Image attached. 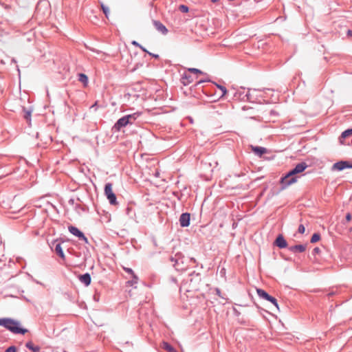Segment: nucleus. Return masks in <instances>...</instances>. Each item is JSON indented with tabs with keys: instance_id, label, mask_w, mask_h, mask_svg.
<instances>
[{
	"instance_id": "nucleus-1",
	"label": "nucleus",
	"mask_w": 352,
	"mask_h": 352,
	"mask_svg": "<svg viewBox=\"0 0 352 352\" xmlns=\"http://www.w3.org/2000/svg\"><path fill=\"white\" fill-rule=\"evenodd\" d=\"M0 326L5 327L14 334L24 335L28 331L27 329L21 327V324L18 320L10 318H0Z\"/></svg>"
},
{
	"instance_id": "nucleus-2",
	"label": "nucleus",
	"mask_w": 352,
	"mask_h": 352,
	"mask_svg": "<svg viewBox=\"0 0 352 352\" xmlns=\"http://www.w3.org/2000/svg\"><path fill=\"white\" fill-rule=\"evenodd\" d=\"M169 260L173 263V267L178 272L185 271L188 267L187 259L182 252H177L174 256H170Z\"/></svg>"
},
{
	"instance_id": "nucleus-3",
	"label": "nucleus",
	"mask_w": 352,
	"mask_h": 352,
	"mask_svg": "<svg viewBox=\"0 0 352 352\" xmlns=\"http://www.w3.org/2000/svg\"><path fill=\"white\" fill-rule=\"evenodd\" d=\"M201 280V276L199 273L193 271L189 274L188 278L184 281V285H188L187 291L198 290L199 286Z\"/></svg>"
},
{
	"instance_id": "nucleus-4",
	"label": "nucleus",
	"mask_w": 352,
	"mask_h": 352,
	"mask_svg": "<svg viewBox=\"0 0 352 352\" xmlns=\"http://www.w3.org/2000/svg\"><path fill=\"white\" fill-rule=\"evenodd\" d=\"M298 174L296 168L291 169L285 176L280 178V183L281 184V189L286 188L289 185L297 182V177L295 175Z\"/></svg>"
},
{
	"instance_id": "nucleus-5",
	"label": "nucleus",
	"mask_w": 352,
	"mask_h": 352,
	"mask_svg": "<svg viewBox=\"0 0 352 352\" xmlns=\"http://www.w3.org/2000/svg\"><path fill=\"white\" fill-rule=\"evenodd\" d=\"M233 97L236 100L249 101L251 102H254L257 99V96H253V94H250V92L245 94L243 88H241V89L234 91Z\"/></svg>"
},
{
	"instance_id": "nucleus-6",
	"label": "nucleus",
	"mask_w": 352,
	"mask_h": 352,
	"mask_svg": "<svg viewBox=\"0 0 352 352\" xmlns=\"http://www.w3.org/2000/svg\"><path fill=\"white\" fill-rule=\"evenodd\" d=\"M104 195H106L107 199L109 200L110 204L116 205L117 198L116 194L113 192L112 190V184L107 183L104 186Z\"/></svg>"
},
{
	"instance_id": "nucleus-7",
	"label": "nucleus",
	"mask_w": 352,
	"mask_h": 352,
	"mask_svg": "<svg viewBox=\"0 0 352 352\" xmlns=\"http://www.w3.org/2000/svg\"><path fill=\"white\" fill-rule=\"evenodd\" d=\"M128 125H130L128 118H126V116H124L116 121L113 126V129L115 131H120L121 129Z\"/></svg>"
},
{
	"instance_id": "nucleus-8",
	"label": "nucleus",
	"mask_w": 352,
	"mask_h": 352,
	"mask_svg": "<svg viewBox=\"0 0 352 352\" xmlns=\"http://www.w3.org/2000/svg\"><path fill=\"white\" fill-rule=\"evenodd\" d=\"M179 225L182 228H186L190 226V214L188 212H184L179 217Z\"/></svg>"
},
{
	"instance_id": "nucleus-9",
	"label": "nucleus",
	"mask_w": 352,
	"mask_h": 352,
	"mask_svg": "<svg viewBox=\"0 0 352 352\" xmlns=\"http://www.w3.org/2000/svg\"><path fill=\"white\" fill-rule=\"evenodd\" d=\"M345 168H349V161L341 160L333 164L331 170L342 171Z\"/></svg>"
},
{
	"instance_id": "nucleus-10",
	"label": "nucleus",
	"mask_w": 352,
	"mask_h": 352,
	"mask_svg": "<svg viewBox=\"0 0 352 352\" xmlns=\"http://www.w3.org/2000/svg\"><path fill=\"white\" fill-rule=\"evenodd\" d=\"M274 244L279 248L283 249L287 247V242L282 234H278L275 239Z\"/></svg>"
},
{
	"instance_id": "nucleus-11",
	"label": "nucleus",
	"mask_w": 352,
	"mask_h": 352,
	"mask_svg": "<svg viewBox=\"0 0 352 352\" xmlns=\"http://www.w3.org/2000/svg\"><path fill=\"white\" fill-rule=\"evenodd\" d=\"M251 149L254 152V153L258 155V157H261L263 155L265 154L267 152L266 148L258 146L251 145Z\"/></svg>"
},
{
	"instance_id": "nucleus-12",
	"label": "nucleus",
	"mask_w": 352,
	"mask_h": 352,
	"mask_svg": "<svg viewBox=\"0 0 352 352\" xmlns=\"http://www.w3.org/2000/svg\"><path fill=\"white\" fill-rule=\"evenodd\" d=\"M79 280L83 283L86 287L89 286L91 282V275L89 273L80 274L78 276Z\"/></svg>"
},
{
	"instance_id": "nucleus-13",
	"label": "nucleus",
	"mask_w": 352,
	"mask_h": 352,
	"mask_svg": "<svg viewBox=\"0 0 352 352\" xmlns=\"http://www.w3.org/2000/svg\"><path fill=\"white\" fill-rule=\"evenodd\" d=\"M54 245L55 252L63 259H65V256L62 248L61 243L57 242L56 241L53 243Z\"/></svg>"
},
{
	"instance_id": "nucleus-14",
	"label": "nucleus",
	"mask_w": 352,
	"mask_h": 352,
	"mask_svg": "<svg viewBox=\"0 0 352 352\" xmlns=\"http://www.w3.org/2000/svg\"><path fill=\"white\" fill-rule=\"evenodd\" d=\"M153 25L157 30L162 33L163 34H166L168 32V29L166 28L164 25H163L159 21H153Z\"/></svg>"
},
{
	"instance_id": "nucleus-15",
	"label": "nucleus",
	"mask_w": 352,
	"mask_h": 352,
	"mask_svg": "<svg viewBox=\"0 0 352 352\" xmlns=\"http://www.w3.org/2000/svg\"><path fill=\"white\" fill-rule=\"evenodd\" d=\"M142 113L140 111H136L131 114L125 115L128 118L130 125L133 124L135 120L142 116Z\"/></svg>"
},
{
	"instance_id": "nucleus-16",
	"label": "nucleus",
	"mask_w": 352,
	"mask_h": 352,
	"mask_svg": "<svg viewBox=\"0 0 352 352\" xmlns=\"http://www.w3.org/2000/svg\"><path fill=\"white\" fill-rule=\"evenodd\" d=\"M288 250L292 252H303L306 250V246L302 244L295 245L289 246L288 248Z\"/></svg>"
},
{
	"instance_id": "nucleus-17",
	"label": "nucleus",
	"mask_w": 352,
	"mask_h": 352,
	"mask_svg": "<svg viewBox=\"0 0 352 352\" xmlns=\"http://www.w3.org/2000/svg\"><path fill=\"white\" fill-rule=\"evenodd\" d=\"M193 80L192 77L188 73H184L182 77V82L184 86L189 85Z\"/></svg>"
},
{
	"instance_id": "nucleus-18",
	"label": "nucleus",
	"mask_w": 352,
	"mask_h": 352,
	"mask_svg": "<svg viewBox=\"0 0 352 352\" xmlns=\"http://www.w3.org/2000/svg\"><path fill=\"white\" fill-rule=\"evenodd\" d=\"M68 230L71 234L79 238L83 234L82 231H80L77 227L74 226H69L68 227Z\"/></svg>"
},
{
	"instance_id": "nucleus-19",
	"label": "nucleus",
	"mask_w": 352,
	"mask_h": 352,
	"mask_svg": "<svg viewBox=\"0 0 352 352\" xmlns=\"http://www.w3.org/2000/svg\"><path fill=\"white\" fill-rule=\"evenodd\" d=\"M351 135H352V128H350V129H348L344 131L341 133V135L339 138V142H340V144H343V140L345 139L346 138L351 136Z\"/></svg>"
},
{
	"instance_id": "nucleus-20",
	"label": "nucleus",
	"mask_w": 352,
	"mask_h": 352,
	"mask_svg": "<svg viewBox=\"0 0 352 352\" xmlns=\"http://www.w3.org/2000/svg\"><path fill=\"white\" fill-rule=\"evenodd\" d=\"M257 295L264 300H267L271 296L267 292H266L264 289L258 288L256 289Z\"/></svg>"
},
{
	"instance_id": "nucleus-21",
	"label": "nucleus",
	"mask_w": 352,
	"mask_h": 352,
	"mask_svg": "<svg viewBox=\"0 0 352 352\" xmlns=\"http://www.w3.org/2000/svg\"><path fill=\"white\" fill-rule=\"evenodd\" d=\"M307 167L308 165L307 164V163L305 162H302L296 164L294 168H296V170L298 174L302 173Z\"/></svg>"
},
{
	"instance_id": "nucleus-22",
	"label": "nucleus",
	"mask_w": 352,
	"mask_h": 352,
	"mask_svg": "<svg viewBox=\"0 0 352 352\" xmlns=\"http://www.w3.org/2000/svg\"><path fill=\"white\" fill-rule=\"evenodd\" d=\"M25 347L32 352H38L41 349L40 346L34 345L32 341L27 342L25 343Z\"/></svg>"
},
{
	"instance_id": "nucleus-23",
	"label": "nucleus",
	"mask_w": 352,
	"mask_h": 352,
	"mask_svg": "<svg viewBox=\"0 0 352 352\" xmlns=\"http://www.w3.org/2000/svg\"><path fill=\"white\" fill-rule=\"evenodd\" d=\"M265 89H248V92H250V94H253V96H257V99L254 102L258 101L260 102L259 98H261L263 96L261 94H260L258 93H260L263 91H265Z\"/></svg>"
},
{
	"instance_id": "nucleus-24",
	"label": "nucleus",
	"mask_w": 352,
	"mask_h": 352,
	"mask_svg": "<svg viewBox=\"0 0 352 352\" xmlns=\"http://www.w3.org/2000/svg\"><path fill=\"white\" fill-rule=\"evenodd\" d=\"M78 80L82 82L85 86H87V84H88V76L83 74V73H80L78 74Z\"/></svg>"
},
{
	"instance_id": "nucleus-25",
	"label": "nucleus",
	"mask_w": 352,
	"mask_h": 352,
	"mask_svg": "<svg viewBox=\"0 0 352 352\" xmlns=\"http://www.w3.org/2000/svg\"><path fill=\"white\" fill-rule=\"evenodd\" d=\"M163 348L168 352H177V351L168 342H163Z\"/></svg>"
},
{
	"instance_id": "nucleus-26",
	"label": "nucleus",
	"mask_w": 352,
	"mask_h": 352,
	"mask_svg": "<svg viewBox=\"0 0 352 352\" xmlns=\"http://www.w3.org/2000/svg\"><path fill=\"white\" fill-rule=\"evenodd\" d=\"M215 85L217 86V87L220 89L221 91V95L219 96V98H223L224 96L226 95V94L228 93V90L226 89V87L223 86V85H219V84H217V83H214Z\"/></svg>"
},
{
	"instance_id": "nucleus-27",
	"label": "nucleus",
	"mask_w": 352,
	"mask_h": 352,
	"mask_svg": "<svg viewBox=\"0 0 352 352\" xmlns=\"http://www.w3.org/2000/svg\"><path fill=\"white\" fill-rule=\"evenodd\" d=\"M320 239V234L318 232H316L313 234L311 238L310 239V242L311 243H314L318 242Z\"/></svg>"
},
{
	"instance_id": "nucleus-28",
	"label": "nucleus",
	"mask_w": 352,
	"mask_h": 352,
	"mask_svg": "<svg viewBox=\"0 0 352 352\" xmlns=\"http://www.w3.org/2000/svg\"><path fill=\"white\" fill-rule=\"evenodd\" d=\"M132 279L127 281V284L130 286H133L134 284L138 283V277L136 274L131 276Z\"/></svg>"
},
{
	"instance_id": "nucleus-29",
	"label": "nucleus",
	"mask_w": 352,
	"mask_h": 352,
	"mask_svg": "<svg viewBox=\"0 0 352 352\" xmlns=\"http://www.w3.org/2000/svg\"><path fill=\"white\" fill-rule=\"evenodd\" d=\"M24 111H25V114L23 116L24 118L27 120V121H30L31 120V113H32V111L31 110H26L25 109H23Z\"/></svg>"
},
{
	"instance_id": "nucleus-30",
	"label": "nucleus",
	"mask_w": 352,
	"mask_h": 352,
	"mask_svg": "<svg viewBox=\"0 0 352 352\" xmlns=\"http://www.w3.org/2000/svg\"><path fill=\"white\" fill-rule=\"evenodd\" d=\"M267 301L272 302L276 307V309L278 310L279 309V307H278V304L277 300L274 297L271 296L270 297V298L267 300Z\"/></svg>"
},
{
	"instance_id": "nucleus-31",
	"label": "nucleus",
	"mask_w": 352,
	"mask_h": 352,
	"mask_svg": "<svg viewBox=\"0 0 352 352\" xmlns=\"http://www.w3.org/2000/svg\"><path fill=\"white\" fill-rule=\"evenodd\" d=\"M179 10L183 13H187L189 11V8L187 6L182 4L179 6Z\"/></svg>"
},
{
	"instance_id": "nucleus-32",
	"label": "nucleus",
	"mask_w": 352,
	"mask_h": 352,
	"mask_svg": "<svg viewBox=\"0 0 352 352\" xmlns=\"http://www.w3.org/2000/svg\"><path fill=\"white\" fill-rule=\"evenodd\" d=\"M101 8L102 10L103 13L105 14L107 17H108V15L109 14V8L105 6L104 4L101 5Z\"/></svg>"
},
{
	"instance_id": "nucleus-33",
	"label": "nucleus",
	"mask_w": 352,
	"mask_h": 352,
	"mask_svg": "<svg viewBox=\"0 0 352 352\" xmlns=\"http://www.w3.org/2000/svg\"><path fill=\"white\" fill-rule=\"evenodd\" d=\"M5 352H16V347L15 346H10L8 347Z\"/></svg>"
},
{
	"instance_id": "nucleus-34",
	"label": "nucleus",
	"mask_w": 352,
	"mask_h": 352,
	"mask_svg": "<svg viewBox=\"0 0 352 352\" xmlns=\"http://www.w3.org/2000/svg\"><path fill=\"white\" fill-rule=\"evenodd\" d=\"M188 72L194 73V74H203V72L197 68H190L188 69Z\"/></svg>"
},
{
	"instance_id": "nucleus-35",
	"label": "nucleus",
	"mask_w": 352,
	"mask_h": 352,
	"mask_svg": "<svg viewBox=\"0 0 352 352\" xmlns=\"http://www.w3.org/2000/svg\"><path fill=\"white\" fill-rule=\"evenodd\" d=\"M123 270H124V272L131 274V276L135 274L131 268L124 267Z\"/></svg>"
},
{
	"instance_id": "nucleus-36",
	"label": "nucleus",
	"mask_w": 352,
	"mask_h": 352,
	"mask_svg": "<svg viewBox=\"0 0 352 352\" xmlns=\"http://www.w3.org/2000/svg\"><path fill=\"white\" fill-rule=\"evenodd\" d=\"M298 232L300 234H304L305 233V226L302 224L299 225L298 228Z\"/></svg>"
},
{
	"instance_id": "nucleus-37",
	"label": "nucleus",
	"mask_w": 352,
	"mask_h": 352,
	"mask_svg": "<svg viewBox=\"0 0 352 352\" xmlns=\"http://www.w3.org/2000/svg\"><path fill=\"white\" fill-rule=\"evenodd\" d=\"M79 240L83 241L85 243H88V239L84 234V233L78 238Z\"/></svg>"
},
{
	"instance_id": "nucleus-38",
	"label": "nucleus",
	"mask_w": 352,
	"mask_h": 352,
	"mask_svg": "<svg viewBox=\"0 0 352 352\" xmlns=\"http://www.w3.org/2000/svg\"><path fill=\"white\" fill-rule=\"evenodd\" d=\"M215 292H216V294H217V296H219V297H221V298H223V299H226V298L221 295V292L220 289H219V288H216V289H215Z\"/></svg>"
},
{
	"instance_id": "nucleus-39",
	"label": "nucleus",
	"mask_w": 352,
	"mask_h": 352,
	"mask_svg": "<svg viewBox=\"0 0 352 352\" xmlns=\"http://www.w3.org/2000/svg\"><path fill=\"white\" fill-rule=\"evenodd\" d=\"M320 252V249L319 248H314L313 251H312V254L314 255H316V254H318Z\"/></svg>"
},
{
	"instance_id": "nucleus-40",
	"label": "nucleus",
	"mask_w": 352,
	"mask_h": 352,
	"mask_svg": "<svg viewBox=\"0 0 352 352\" xmlns=\"http://www.w3.org/2000/svg\"><path fill=\"white\" fill-rule=\"evenodd\" d=\"M91 109H94L95 111L97 110L98 109V101H96L91 106Z\"/></svg>"
},
{
	"instance_id": "nucleus-41",
	"label": "nucleus",
	"mask_w": 352,
	"mask_h": 352,
	"mask_svg": "<svg viewBox=\"0 0 352 352\" xmlns=\"http://www.w3.org/2000/svg\"><path fill=\"white\" fill-rule=\"evenodd\" d=\"M345 218H346V220L347 221H350L351 220V214L349 212V213H347V214H346Z\"/></svg>"
},
{
	"instance_id": "nucleus-42",
	"label": "nucleus",
	"mask_w": 352,
	"mask_h": 352,
	"mask_svg": "<svg viewBox=\"0 0 352 352\" xmlns=\"http://www.w3.org/2000/svg\"><path fill=\"white\" fill-rule=\"evenodd\" d=\"M131 44H132L133 45H135V46L138 47H141V45H140V44H139V43H138L137 41H133L131 42Z\"/></svg>"
},
{
	"instance_id": "nucleus-43",
	"label": "nucleus",
	"mask_w": 352,
	"mask_h": 352,
	"mask_svg": "<svg viewBox=\"0 0 352 352\" xmlns=\"http://www.w3.org/2000/svg\"><path fill=\"white\" fill-rule=\"evenodd\" d=\"M233 311L235 316H239L240 315V312L235 308H233Z\"/></svg>"
},
{
	"instance_id": "nucleus-44",
	"label": "nucleus",
	"mask_w": 352,
	"mask_h": 352,
	"mask_svg": "<svg viewBox=\"0 0 352 352\" xmlns=\"http://www.w3.org/2000/svg\"><path fill=\"white\" fill-rule=\"evenodd\" d=\"M148 54L150 56H152L153 57H154V58H159V55H158V54H153V53H151V52H148Z\"/></svg>"
},
{
	"instance_id": "nucleus-45",
	"label": "nucleus",
	"mask_w": 352,
	"mask_h": 352,
	"mask_svg": "<svg viewBox=\"0 0 352 352\" xmlns=\"http://www.w3.org/2000/svg\"><path fill=\"white\" fill-rule=\"evenodd\" d=\"M68 203L70 204V205H74L75 204V201L74 199H70L69 201H68Z\"/></svg>"
},
{
	"instance_id": "nucleus-46",
	"label": "nucleus",
	"mask_w": 352,
	"mask_h": 352,
	"mask_svg": "<svg viewBox=\"0 0 352 352\" xmlns=\"http://www.w3.org/2000/svg\"><path fill=\"white\" fill-rule=\"evenodd\" d=\"M90 50H91L92 52H96V53H97V54H100V53H102V52H101V51L98 50H96V49H90Z\"/></svg>"
},
{
	"instance_id": "nucleus-47",
	"label": "nucleus",
	"mask_w": 352,
	"mask_h": 352,
	"mask_svg": "<svg viewBox=\"0 0 352 352\" xmlns=\"http://www.w3.org/2000/svg\"><path fill=\"white\" fill-rule=\"evenodd\" d=\"M346 35L348 36H352V30H348L347 32H346Z\"/></svg>"
},
{
	"instance_id": "nucleus-48",
	"label": "nucleus",
	"mask_w": 352,
	"mask_h": 352,
	"mask_svg": "<svg viewBox=\"0 0 352 352\" xmlns=\"http://www.w3.org/2000/svg\"><path fill=\"white\" fill-rule=\"evenodd\" d=\"M140 48L144 52L147 53L149 52L148 51L146 50V49L145 47H144L143 46L141 45V47H140Z\"/></svg>"
},
{
	"instance_id": "nucleus-49",
	"label": "nucleus",
	"mask_w": 352,
	"mask_h": 352,
	"mask_svg": "<svg viewBox=\"0 0 352 352\" xmlns=\"http://www.w3.org/2000/svg\"><path fill=\"white\" fill-rule=\"evenodd\" d=\"M208 81H210L209 80H200L199 81L197 82V84H201L202 82H208Z\"/></svg>"
},
{
	"instance_id": "nucleus-50",
	"label": "nucleus",
	"mask_w": 352,
	"mask_h": 352,
	"mask_svg": "<svg viewBox=\"0 0 352 352\" xmlns=\"http://www.w3.org/2000/svg\"><path fill=\"white\" fill-rule=\"evenodd\" d=\"M76 209H81L82 210H84V208H81V206L79 204H76L75 206Z\"/></svg>"
},
{
	"instance_id": "nucleus-51",
	"label": "nucleus",
	"mask_w": 352,
	"mask_h": 352,
	"mask_svg": "<svg viewBox=\"0 0 352 352\" xmlns=\"http://www.w3.org/2000/svg\"><path fill=\"white\" fill-rule=\"evenodd\" d=\"M190 262H192V263H195L197 261H196V259H195V258H189V263H190Z\"/></svg>"
},
{
	"instance_id": "nucleus-52",
	"label": "nucleus",
	"mask_w": 352,
	"mask_h": 352,
	"mask_svg": "<svg viewBox=\"0 0 352 352\" xmlns=\"http://www.w3.org/2000/svg\"><path fill=\"white\" fill-rule=\"evenodd\" d=\"M334 294H335V292H331L328 293V294H327V296H328L329 297H331V296H333Z\"/></svg>"
},
{
	"instance_id": "nucleus-53",
	"label": "nucleus",
	"mask_w": 352,
	"mask_h": 352,
	"mask_svg": "<svg viewBox=\"0 0 352 352\" xmlns=\"http://www.w3.org/2000/svg\"><path fill=\"white\" fill-rule=\"evenodd\" d=\"M170 279H171V281H172V282H173V283H177V279H176L175 278H174V277H171V278H170Z\"/></svg>"
},
{
	"instance_id": "nucleus-54",
	"label": "nucleus",
	"mask_w": 352,
	"mask_h": 352,
	"mask_svg": "<svg viewBox=\"0 0 352 352\" xmlns=\"http://www.w3.org/2000/svg\"><path fill=\"white\" fill-rule=\"evenodd\" d=\"M349 168H352V163L349 162Z\"/></svg>"
}]
</instances>
